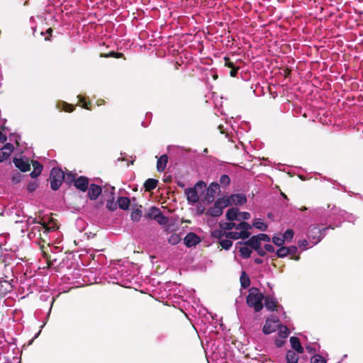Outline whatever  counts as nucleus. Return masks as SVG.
Returning <instances> with one entry per match:
<instances>
[{"mask_svg": "<svg viewBox=\"0 0 363 363\" xmlns=\"http://www.w3.org/2000/svg\"><path fill=\"white\" fill-rule=\"evenodd\" d=\"M264 294L258 288L252 287L248 291L246 302L249 307L252 308L255 311L259 312L263 308Z\"/></svg>", "mask_w": 363, "mask_h": 363, "instance_id": "1", "label": "nucleus"}, {"mask_svg": "<svg viewBox=\"0 0 363 363\" xmlns=\"http://www.w3.org/2000/svg\"><path fill=\"white\" fill-rule=\"evenodd\" d=\"M330 228L334 229V227H331V225L320 229L318 225H311L308 229L307 238L311 243V246L318 244L324 238L326 230Z\"/></svg>", "mask_w": 363, "mask_h": 363, "instance_id": "2", "label": "nucleus"}, {"mask_svg": "<svg viewBox=\"0 0 363 363\" xmlns=\"http://www.w3.org/2000/svg\"><path fill=\"white\" fill-rule=\"evenodd\" d=\"M65 179V175L61 169L57 167L52 168L50 174L51 189L53 191L59 189Z\"/></svg>", "mask_w": 363, "mask_h": 363, "instance_id": "3", "label": "nucleus"}, {"mask_svg": "<svg viewBox=\"0 0 363 363\" xmlns=\"http://www.w3.org/2000/svg\"><path fill=\"white\" fill-rule=\"evenodd\" d=\"M229 206V202L225 197L218 199L213 206L207 211V214L212 217H218L222 215L225 208Z\"/></svg>", "mask_w": 363, "mask_h": 363, "instance_id": "4", "label": "nucleus"}, {"mask_svg": "<svg viewBox=\"0 0 363 363\" xmlns=\"http://www.w3.org/2000/svg\"><path fill=\"white\" fill-rule=\"evenodd\" d=\"M225 200L228 201L229 205L242 206L247 202V197L243 194H233L225 198Z\"/></svg>", "mask_w": 363, "mask_h": 363, "instance_id": "5", "label": "nucleus"}, {"mask_svg": "<svg viewBox=\"0 0 363 363\" xmlns=\"http://www.w3.org/2000/svg\"><path fill=\"white\" fill-rule=\"evenodd\" d=\"M278 322L279 320L276 317L267 318L266 320V323L263 327V333L266 335H269L274 332L277 328Z\"/></svg>", "mask_w": 363, "mask_h": 363, "instance_id": "6", "label": "nucleus"}, {"mask_svg": "<svg viewBox=\"0 0 363 363\" xmlns=\"http://www.w3.org/2000/svg\"><path fill=\"white\" fill-rule=\"evenodd\" d=\"M28 223H37L38 225H35L32 228L31 230L34 232L35 230H38V232H40L41 230L43 231L44 233L50 232V230H52L53 227H49L45 223H41L36 220V218H33L30 217L28 220Z\"/></svg>", "mask_w": 363, "mask_h": 363, "instance_id": "7", "label": "nucleus"}, {"mask_svg": "<svg viewBox=\"0 0 363 363\" xmlns=\"http://www.w3.org/2000/svg\"><path fill=\"white\" fill-rule=\"evenodd\" d=\"M200 242V238L194 233H189L184 239V243L188 247H194Z\"/></svg>", "mask_w": 363, "mask_h": 363, "instance_id": "8", "label": "nucleus"}, {"mask_svg": "<svg viewBox=\"0 0 363 363\" xmlns=\"http://www.w3.org/2000/svg\"><path fill=\"white\" fill-rule=\"evenodd\" d=\"M13 145L11 143H6L0 149V162L5 161L13 151Z\"/></svg>", "mask_w": 363, "mask_h": 363, "instance_id": "9", "label": "nucleus"}, {"mask_svg": "<svg viewBox=\"0 0 363 363\" xmlns=\"http://www.w3.org/2000/svg\"><path fill=\"white\" fill-rule=\"evenodd\" d=\"M220 191V185L218 183H211L207 189V201L212 202L214 199L215 195Z\"/></svg>", "mask_w": 363, "mask_h": 363, "instance_id": "10", "label": "nucleus"}, {"mask_svg": "<svg viewBox=\"0 0 363 363\" xmlns=\"http://www.w3.org/2000/svg\"><path fill=\"white\" fill-rule=\"evenodd\" d=\"M264 306L268 311H273L278 307V301L272 295L264 296Z\"/></svg>", "mask_w": 363, "mask_h": 363, "instance_id": "11", "label": "nucleus"}, {"mask_svg": "<svg viewBox=\"0 0 363 363\" xmlns=\"http://www.w3.org/2000/svg\"><path fill=\"white\" fill-rule=\"evenodd\" d=\"M89 185V179L86 177L81 176L74 181V186L84 192L87 190Z\"/></svg>", "mask_w": 363, "mask_h": 363, "instance_id": "12", "label": "nucleus"}, {"mask_svg": "<svg viewBox=\"0 0 363 363\" xmlns=\"http://www.w3.org/2000/svg\"><path fill=\"white\" fill-rule=\"evenodd\" d=\"M101 193V188L100 186L91 184L88 190V196L90 200H96Z\"/></svg>", "mask_w": 363, "mask_h": 363, "instance_id": "13", "label": "nucleus"}, {"mask_svg": "<svg viewBox=\"0 0 363 363\" xmlns=\"http://www.w3.org/2000/svg\"><path fill=\"white\" fill-rule=\"evenodd\" d=\"M250 236V233L246 230H241L240 232H228L225 234V238L231 240H238L239 238L246 239Z\"/></svg>", "mask_w": 363, "mask_h": 363, "instance_id": "14", "label": "nucleus"}, {"mask_svg": "<svg viewBox=\"0 0 363 363\" xmlns=\"http://www.w3.org/2000/svg\"><path fill=\"white\" fill-rule=\"evenodd\" d=\"M13 163L15 166L23 172H26L30 169V164L27 159L15 158L13 160Z\"/></svg>", "mask_w": 363, "mask_h": 363, "instance_id": "15", "label": "nucleus"}, {"mask_svg": "<svg viewBox=\"0 0 363 363\" xmlns=\"http://www.w3.org/2000/svg\"><path fill=\"white\" fill-rule=\"evenodd\" d=\"M187 200L190 203H196L199 200L197 191L195 189L189 188L185 190Z\"/></svg>", "mask_w": 363, "mask_h": 363, "instance_id": "16", "label": "nucleus"}, {"mask_svg": "<svg viewBox=\"0 0 363 363\" xmlns=\"http://www.w3.org/2000/svg\"><path fill=\"white\" fill-rule=\"evenodd\" d=\"M333 213L341 216L344 220L354 223L356 218L352 214L348 213L345 211H342L336 208L333 209Z\"/></svg>", "mask_w": 363, "mask_h": 363, "instance_id": "17", "label": "nucleus"}, {"mask_svg": "<svg viewBox=\"0 0 363 363\" xmlns=\"http://www.w3.org/2000/svg\"><path fill=\"white\" fill-rule=\"evenodd\" d=\"M290 343L291 347L295 350L298 353L302 354L303 352V347L301 346L299 339L296 337H290Z\"/></svg>", "mask_w": 363, "mask_h": 363, "instance_id": "18", "label": "nucleus"}, {"mask_svg": "<svg viewBox=\"0 0 363 363\" xmlns=\"http://www.w3.org/2000/svg\"><path fill=\"white\" fill-rule=\"evenodd\" d=\"M32 165L33 170L30 172V175L32 178H36L41 174L43 166L39 162L35 160L32 162Z\"/></svg>", "mask_w": 363, "mask_h": 363, "instance_id": "19", "label": "nucleus"}, {"mask_svg": "<svg viewBox=\"0 0 363 363\" xmlns=\"http://www.w3.org/2000/svg\"><path fill=\"white\" fill-rule=\"evenodd\" d=\"M167 161H168V157H167V155H162L157 160V169L159 172H162L164 171Z\"/></svg>", "mask_w": 363, "mask_h": 363, "instance_id": "20", "label": "nucleus"}, {"mask_svg": "<svg viewBox=\"0 0 363 363\" xmlns=\"http://www.w3.org/2000/svg\"><path fill=\"white\" fill-rule=\"evenodd\" d=\"M239 211L236 208H231L228 209L226 212V218L229 221H233L235 220H238Z\"/></svg>", "mask_w": 363, "mask_h": 363, "instance_id": "21", "label": "nucleus"}, {"mask_svg": "<svg viewBox=\"0 0 363 363\" xmlns=\"http://www.w3.org/2000/svg\"><path fill=\"white\" fill-rule=\"evenodd\" d=\"M130 199L125 196H121L118 199L117 204L123 210H127L130 206Z\"/></svg>", "mask_w": 363, "mask_h": 363, "instance_id": "22", "label": "nucleus"}, {"mask_svg": "<svg viewBox=\"0 0 363 363\" xmlns=\"http://www.w3.org/2000/svg\"><path fill=\"white\" fill-rule=\"evenodd\" d=\"M158 184V180L155 179H148L145 181L144 184V187L146 191H152L155 189Z\"/></svg>", "mask_w": 363, "mask_h": 363, "instance_id": "23", "label": "nucleus"}, {"mask_svg": "<svg viewBox=\"0 0 363 363\" xmlns=\"http://www.w3.org/2000/svg\"><path fill=\"white\" fill-rule=\"evenodd\" d=\"M246 245L250 246L252 249H258L261 243L257 235L252 236L246 242Z\"/></svg>", "mask_w": 363, "mask_h": 363, "instance_id": "24", "label": "nucleus"}, {"mask_svg": "<svg viewBox=\"0 0 363 363\" xmlns=\"http://www.w3.org/2000/svg\"><path fill=\"white\" fill-rule=\"evenodd\" d=\"M286 359L287 363H297L298 360V356L295 352L289 350L286 352Z\"/></svg>", "mask_w": 363, "mask_h": 363, "instance_id": "25", "label": "nucleus"}, {"mask_svg": "<svg viewBox=\"0 0 363 363\" xmlns=\"http://www.w3.org/2000/svg\"><path fill=\"white\" fill-rule=\"evenodd\" d=\"M160 213L161 211L158 208L152 206L150 208L148 213L145 214V217L155 220Z\"/></svg>", "mask_w": 363, "mask_h": 363, "instance_id": "26", "label": "nucleus"}, {"mask_svg": "<svg viewBox=\"0 0 363 363\" xmlns=\"http://www.w3.org/2000/svg\"><path fill=\"white\" fill-rule=\"evenodd\" d=\"M240 280L241 286L244 289L247 288L250 284V278L245 272H242Z\"/></svg>", "mask_w": 363, "mask_h": 363, "instance_id": "27", "label": "nucleus"}, {"mask_svg": "<svg viewBox=\"0 0 363 363\" xmlns=\"http://www.w3.org/2000/svg\"><path fill=\"white\" fill-rule=\"evenodd\" d=\"M226 233L223 229H216L212 231L211 235L213 238H217L218 242L224 237L225 238Z\"/></svg>", "mask_w": 363, "mask_h": 363, "instance_id": "28", "label": "nucleus"}, {"mask_svg": "<svg viewBox=\"0 0 363 363\" xmlns=\"http://www.w3.org/2000/svg\"><path fill=\"white\" fill-rule=\"evenodd\" d=\"M182 240V238L179 234L173 233L168 238V242L172 245H177Z\"/></svg>", "mask_w": 363, "mask_h": 363, "instance_id": "29", "label": "nucleus"}, {"mask_svg": "<svg viewBox=\"0 0 363 363\" xmlns=\"http://www.w3.org/2000/svg\"><path fill=\"white\" fill-rule=\"evenodd\" d=\"M239 252L240 253V256L244 259L249 258L252 253L251 249L247 246L241 247Z\"/></svg>", "mask_w": 363, "mask_h": 363, "instance_id": "30", "label": "nucleus"}, {"mask_svg": "<svg viewBox=\"0 0 363 363\" xmlns=\"http://www.w3.org/2000/svg\"><path fill=\"white\" fill-rule=\"evenodd\" d=\"M252 225L255 228L262 231H265L267 228V225L264 222H262L261 219L255 220Z\"/></svg>", "mask_w": 363, "mask_h": 363, "instance_id": "31", "label": "nucleus"}, {"mask_svg": "<svg viewBox=\"0 0 363 363\" xmlns=\"http://www.w3.org/2000/svg\"><path fill=\"white\" fill-rule=\"evenodd\" d=\"M219 244L223 249L229 250L233 245V242L230 239L225 238L219 241Z\"/></svg>", "mask_w": 363, "mask_h": 363, "instance_id": "32", "label": "nucleus"}, {"mask_svg": "<svg viewBox=\"0 0 363 363\" xmlns=\"http://www.w3.org/2000/svg\"><path fill=\"white\" fill-rule=\"evenodd\" d=\"M220 228L223 230H232L235 226V224L231 221L230 222H220L219 223Z\"/></svg>", "mask_w": 363, "mask_h": 363, "instance_id": "33", "label": "nucleus"}, {"mask_svg": "<svg viewBox=\"0 0 363 363\" xmlns=\"http://www.w3.org/2000/svg\"><path fill=\"white\" fill-rule=\"evenodd\" d=\"M289 335V329L286 326L281 325L279 329V335L281 338H286Z\"/></svg>", "mask_w": 363, "mask_h": 363, "instance_id": "34", "label": "nucleus"}, {"mask_svg": "<svg viewBox=\"0 0 363 363\" xmlns=\"http://www.w3.org/2000/svg\"><path fill=\"white\" fill-rule=\"evenodd\" d=\"M219 182L222 186L225 187L230 184V179L228 175L223 174L220 176Z\"/></svg>", "mask_w": 363, "mask_h": 363, "instance_id": "35", "label": "nucleus"}, {"mask_svg": "<svg viewBox=\"0 0 363 363\" xmlns=\"http://www.w3.org/2000/svg\"><path fill=\"white\" fill-rule=\"evenodd\" d=\"M106 208L111 211H114L117 208V203L114 201L113 197L108 199L106 202Z\"/></svg>", "mask_w": 363, "mask_h": 363, "instance_id": "36", "label": "nucleus"}, {"mask_svg": "<svg viewBox=\"0 0 363 363\" xmlns=\"http://www.w3.org/2000/svg\"><path fill=\"white\" fill-rule=\"evenodd\" d=\"M234 228L237 230H240V231L241 230L248 231V230L251 228V226L249 223L243 221V222L240 223L238 225H235V226Z\"/></svg>", "mask_w": 363, "mask_h": 363, "instance_id": "37", "label": "nucleus"}, {"mask_svg": "<svg viewBox=\"0 0 363 363\" xmlns=\"http://www.w3.org/2000/svg\"><path fill=\"white\" fill-rule=\"evenodd\" d=\"M284 241H291L294 237V231L291 229H287L282 235Z\"/></svg>", "mask_w": 363, "mask_h": 363, "instance_id": "38", "label": "nucleus"}, {"mask_svg": "<svg viewBox=\"0 0 363 363\" xmlns=\"http://www.w3.org/2000/svg\"><path fill=\"white\" fill-rule=\"evenodd\" d=\"M311 363H326V360L320 354H315L311 359Z\"/></svg>", "mask_w": 363, "mask_h": 363, "instance_id": "39", "label": "nucleus"}, {"mask_svg": "<svg viewBox=\"0 0 363 363\" xmlns=\"http://www.w3.org/2000/svg\"><path fill=\"white\" fill-rule=\"evenodd\" d=\"M142 216V211L136 209L131 213L130 217L133 221H138Z\"/></svg>", "mask_w": 363, "mask_h": 363, "instance_id": "40", "label": "nucleus"}, {"mask_svg": "<svg viewBox=\"0 0 363 363\" xmlns=\"http://www.w3.org/2000/svg\"><path fill=\"white\" fill-rule=\"evenodd\" d=\"M288 251L286 247H282L281 246L277 250V255L279 257H285L288 255Z\"/></svg>", "mask_w": 363, "mask_h": 363, "instance_id": "41", "label": "nucleus"}, {"mask_svg": "<svg viewBox=\"0 0 363 363\" xmlns=\"http://www.w3.org/2000/svg\"><path fill=\"white\" fill-rule=\"evenodd\" d=\"M155 220L160 225H165L168 222L169 219L167 216H164L162 214V213L158 216V217L155 219Z\"/></svg>", "mask_w": 363, "mask_h": 363, "instance_id": "42", "label": "nucleus"}, {"mask_svg": "<svg viewBox=\"0 0 363 363\" xmlns=\"http://www.w3.org/2000/svg\"><path fill=\"white\" fill-rule=\"evenodd\" d=\"M272 242H274V245L279 247L282 246V245L284 243L283 237L280 236H274L272 238Z\"/></svg>", "mask_w": 363, "mask_h": 363, "instance_id": "43", "label": "nucleus"}, {"mask_svg": "<svg viewBox=\"0 0 363 363\" xmlns=\"http://www.w3.org/2000/svg\"><path fill=\"white\" fill-rule=\"evenodd\" d=\"M250 218V214L248 212H240L238 216V220H248Z\"/></svg>", "mask_w": 363, "mask_h": 363, "instance_id": "44", "label": "nucleus"}, {"mask_svg": "<svg viewBox=\"0 0 363 363\" xmlns=\"http://www.w3.org/2000/svg\"><path fill=\"white\" fill-rule=\"evenodd\" d=\"M309 240L308 241L306 239L298 241V246L300 248H302L303 250L308 249V246L309 245Z\"/></svg>", "mask_w": 363, "mask_h": 363, "instance_id": "45", "label": "nucleus"}, {"mask_svg": "<svg viewBox=\"0 0 363 363\" xmlns=\"http://www.w3.org/2000/svg\"><path fill=\"white\" fill-rule=\"evenodd\" d=\"M38 187V183L36 182H30L27 186V190L29 192L34 191Z\"/></svg>", "mask_w": 363, "mask_h": 363, "instance_id": "46", "label": "nucleus"}, {"mask_svg": "<svg viewBox=\"0 0 363 363\" xmlns=\"http://www.w3.org/2000/svg\"><path fill=\"white\" fill-rule=\"evenodd\" d=\"M257 236L260 242H261V241H264V242H269L270 241V238L267 234L260 233V234L257 235Z\"/></svg>", "mask_w": 363, "mask_h": 363, "instance_id": "47", "label": "nucleus"}, {"mask_svg": "<svg viewBox=\"0 0 363 363\" xmlns=\"http://www.w3.org/2000/svg\"><path fill=\"white\" fill-rule=\"evenodd\" d=\"M74 178V175L72 173L69 172L67 174L65 179H66L67 182H72L75 181Z\"/></svg>", "mask_w": 363, "mask_h": 363, "instance_id": "48", "label": "nucleus"}, {"mask_svg": "<svg viewBox=\"0 0 363 363\" xmlns=\"http://www.w3.org/2000/svg\"><path fill=\"white\" fill-rule=\"evenodd\" d=\"M286 248L289 255H294L297 252V247L294 245L289 246Z\"/></svg>", "mask_w": 363, "mask_h": 363, "instance_id": "49", "label": "nucleus"}, {"mask_svg": "<svg viewBox=\"0 0 363 363\" xmlns=\"http://www.w3.org/2000/svg\"><path fill=\"white\" fill-rule=\"evenodd\" d=\"M264 250L269 252H274V247L271 244H266L264 245Z\"/></svg>", "mask_w": 363, "mask_h": 363, "instance_id": "50", "label": "nucleus"}, {"mask_svg": "<svg viewBox=\"0 0 363 363\" xmlns=\"http://www.w3.org/2000/svg\"><path fill=\"white\" fill-rule=\"evenodd\" d=\"M306 349L307 352L310 354H313L316 352V349L314 347L311 346V345L306 346Z\"/></svg>", "mask_w": 363, "mask_h": 363, "instance_id": "51", "label": "nucleus"}, {"mask_svg": "<svg viewBox=\"0 0 363 363\" xmlns=\"http://www.w3.org/2000/svg\"><path fill=\"white\" fill-rule=\"evenodd\" d=\"M255 250H256V251H257V254H258L259 256H262V257L264 256V255H265V254H266V253H265V250H263V249H262V248L260 247V246L259 247V248H258V249H255Z\"/></svg>", "mask_w": 363, "mask_h": 363, "instance_id": "52", "label": "nucleus"}, {"mask_svg": "<svg viewBox=\"0 0 363 363\" xmlns=\"http://www.w3.org/2000/svg\"><path fill=\"white\" fill-rule=\"evenodd\" d=\"M21 175L20 174H18V176H13L12 177V182L13 183H18L21 180Z\"/></svg>", "mask_w": 363, "mask_h": 363, "instance_id": "53", "label": "nucleus"}, {"mask_svg": "<svg viewBox=\"0 0 363 363\" xmlns=\"http://www.w3.org/2000/svg\"><path fill=\"white\" fill-rule=\"evenodd\" d=\"M238 68H235V67L232 68V70L230 71V76L233 77H236V75L238 74Z\"/></svg>", "mask_w": 363, "mask_h": 363, "instance_id": "54", "label": "nucleus"}, {"mask_svg": "<svg viewBox=\"0 0 363 363\" xmlns=\"http://www.w3.org/2000/svg\"><path fill=\"white\" fill-rule=\"evenodd\" d=\"M65 106H66V108H65V111H67V112H72V111H73L74 108L71 105L65 104Z\"/></svg>", "mask_w": 363, "mask_h": 363, "instance_id": "55", "label": "nucleus"}, {"mask_svg": "<svg viewBox=\"0 0 363 363\" xmlns=\"http://www.w3.org/2000/svg\"><path fill=\"white\" fill-rule=\"evenodd\" d=\"M225 65L229 67H231V68H234V66H233V64L232 62H230L229 59L225 57Z\"/></svg>", "mask_w": 363, "mask_h": 363, "instance_id": "56", "label": "nucleus"}, {"mask_svg": "<svg viewBox=\"0 0 363 363\" xmlns=\"http://www.w3.org/2000/svg\"><path fill=\"white\" fill-rule=\"evenodd\" d=\"M6 136L3 134L1 132H0V142L1 143H4L6 141Z\"/></svg>", "mask_w": 363, "mask_h": 363, "instance_id": "57", "label": "nucleus"}, {"mask_svg": "<svg viewBox=\"0 0 363 363\" xmlns=\"http://www.w3.org/2000/svg\"><path fill=\"white\" fill-rule=\"evenodd\" d=\"M255 262L256 264H262V263L263 262V261H262V259H260V258H255Z\"/></svg>", "mask_w": 363, "mask_h": 363, "instance_id": "58", "label": "nucleus"}, {"mask_svg": "<svg viewBox=\"0 0 363 363\" xmlns=\"http://www.w3.org/2000/svg\"><path fill=\"white\" fill-rule=\"evenodd\" d=\"M205 185L206 184H205V183L203 182H199L196 184V186H205Z\"/></svg>", "mask_w": 363, "mask_h": 363, "instance_id": "59", "label": "nucleus"}, {"mask_svg": "<svg viewBox=\"0 0 363 363\" xmlns=\"http://www.w3.org/2000/svg\"><path fill=\"white\" fill-rule=\"evenodd\" d=\"M106 56L107 57H115V52H111Z\"/></svg>", "mask_w": 363, "mask_h": 363, "instance_id": "60", "label": "nucleus"}, {"mask_svg": "<svg viewBox=\"0 0 363 363\" xmlns=\"http://www.w3.org/2000/svg\"><path fill=\"white\" fill-rule=\"evenodd\" d=\"M122 55V53H120V52H115V57H121Z\"/></svg>", "mask_w": 363, "mask_h": 363, "instance_id": "61", "label": "nucleus"}, {"mask_svg": "<svg viewBox=\"0 0 363 363\" xmlns=\"http://www.w3.org/2000/svg\"><path fill=\"white\" fill-rule=\"evenodd\" d=\"M82 107L84 108L89 109V107L87 106V104L86 103H84L83 104Z\"/></svg>", "mask_w": 363, "mask_h": 363, "instance_id": "62", "label": "nucleus"}, {"mask_svg": "<svg viewBox=\"0 0 363 363\" xmlns=\"http://www.w3.org/2000/svg\"><path fill=\"white\" fill-rule=\"evenodd\" d=\"M47 33H52V29H51V28H48V29L47 30Z\"/></svg>", "mask_w": 363, "mask_h": 363, "instance_id": "63", "label": "nucleus"}, {"mask_svg": "<svg viewBox=\"0 0 363 363\" xmlns=\"http://www.w3.org/2000/svg\"><path fill=\"white\" fill-rule=\"evenodd\" d=\"M40 333V330L35 335V338H37Z\"/></svg>", "mask_w": 363, "mask_h": 363, "instance_id": "64", "label": "nucleus"}]
</instances>
